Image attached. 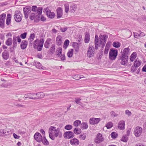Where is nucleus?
Instances as JSON below:
<instances>
[{
	"mask_svg": "<svg viewBox=\"0 0 146 146\" xmlns=\"http://www.w3.org/2000/svg\"><path fill=\"white\" fill-rule=\"evenodd\" d=\"M30 96L31 98V99L33 100H36V93H30Z\"/></svg>",
	"mask_w": 146,
	"mask_h": 146,
	"instance_id": "41",
	"label": "nucleus"
},
{
	"mask_svg": "<svg viewBox=\"0 0 146 146\" xmlns=\"http://www.w3.org/2000/svg\"><path fill=\"white\" fill-rule=\"evenodd\" d=\"M81 78V77L79 75H75L74 76V78L76 79L77 80H79Z\"/></svg>",
	"mask_w": 146,
	"mask_h": 146,
	"instance_id": "61",
	"label": "nucleus"
},
{
	"mask_svg": "<svg viewBox=\"0 0 146 146\" xmlns=\"http://www.w3.org/2000/svg\"><path fill=\"white\" fill-rule=\"evenodd\" d=\"M2 56L3 59L5 60H7L9 57V54L6 50H5L2 53Z\"/></svg>",
	"mask_w": 146,
	"mask_h": 146,
	"instance_id": "20",
	"label": "nucleus"
},
{
	"mask_svg": "<svg viewBox=\"0 0 146 146\" xmlns=\"http://www.w3.org/2000/svg\"><path fill=\"white\" fill-rule=\"evenodd\" d=\"M46 14L47 17L51 19L53 18L55 15L54 13V12H51L49 9H48L46 11Z\"/></svg>",
	"mask_w": 146,
	"mask_h": 146,
	"instance_id": "15",
	"label": "nucleus"
},
{
	"mask_svg": "<svg viewBox=\"0 0 146 146\" xmlns=\"http://www.w3.org/2000/svg\"><path fill=\"white\" fill-rule=\"evenodd\" d=\"M57 15L56 16L58 18H60L63 15L62 10L61 8L59 7L57 9Z\"/></svg>",
	"mask_w": 146,
	"mask_h": 146,
	"instance_id": "14",
	"label": "nucleus"
},
{
	"mask_svg": "<svg viewBox=\"0 0 146 146\" xmlns=\"http://www.w3.org/2000/svg\"><path fill=\"white\" fill-rule=\"evenodd\" d=\"M64 6L65 9V12L66 13H68L69 10V5L68 4H65L64 5Z\"/></svg>",
	"mask_w": 146,
	"mask_h": 146,
	"instance_id": "47",
	"label": "nucleus"
},
{
	"mask_svg": "<svg viewBox=\"0 0 146 146\" xmlns=\"http://www.w3.org/2000/svg\"><path fill=\"white\" fill-rule=\"evenodd\" d=\"M94 48V46H90L88 50L87 55L89 58H91L93 56L95 53Z\"/></svg>",
	"mask_w": 146,
	"mask_h": 146,
	"instance_id": "6",
	"label": "nucleus"
},
{
	"mask_svg": "<svg viewBox=\"0 0 146 146\" xmlns=\"http://www.w3.org/2000/svg\"><path fill=\"white\" fill-rule=\"evenodd\" d=\"M58 52H59L57 54V55L58 57L60 56V55L61 54H62V48L61 47H59L58 48L57 50Z\"/></svg>",
	"mask_w": 146,
	"mask_h": 146,
	"instance_id": "48",
	"label": "nucleus"
},
{
	"mask_svg": "<svg viewBox=\"0 0 146 146\" xmlns=\"http://www.w3.org/2000/svg\"><path fill=\"white\" fill-rule=\"evenodd\" d=\"M36 100L40 99L43 98L45 96V94L42 92L36 93Z\"/></svg>",
	"mask_w": 146,
	"mask_h": 146,
	"instance_id": "16",
	"label": "nucleus"
},
{
	"mask_svg": "<svg viewBox=\"0 0 146 146\" xmlns=\"http://www.w3.org/2000/svg\"><path fill=\"white\" fill-rule=\"evenodd\" d=\"M142 131V128L139 126H137L135 127L134 131V133L135 136L138 137L140 136Z\"/></svg>",
	"mask_w": 146,
	"mask_h": 146,
	"instance_id": "9",
	"label": "nucleus"
},
{
	"mask_svg": "<svg viewBox=\"0 0 146 146\" xmlns=\"http://www.w3.org/2000/svg\"><path fill=\"white\" fill-rule=\"evenodd\" d=\"M52 39L50 38H48L44 43V46L46 48H49L50 44L51 43Z\"/></svg>",
	"mask_w": 146,
	"mask_h": 146,
	"instance_id": "18",
	"label": "nucleus"
},
{
	"mask_svg": "<svg viewBox=\"0 0 146 146\" xmlns=\"http://www.w3.org/2000/svg\"><path fill=\"white\" fill-rule=\"evenodd\" d=\"M74 133L76 134H78L81 132V129L79 127H76L74 130Z\"/></svg>",
	"mask_w": 146,
	"mask_h": 146,
	"instance_id": "33",
	"label": "nucleus"
},
{
	"mask_svg": "<svg viewBox=\"0 0 146 146\" xmlns=\"http://www.w3.org/2000/svg\"><path fill=\"white\" fill-rule=\"evenodd\" d=\"M113 126V123L111 122H108L106 125V127L107 129H110Z\"/></svg>",
	"mask_w": 146,
	"mask_h": 146,
	"instance_id": "45",
	"label": "nucleus"
},
{
	"mask_svg": "<svg viewBox=\"0 0 146 146\" xmlns=\"http://www.w3.org/2000/svg\"><path fill=\"white\" fill-rule=\"evenodd\" d=\"M44 41V38H42L40 39L39 44L38 45L37 48L38 51H41L42 50Z\"/></svg>",
	"mask_w": 146,
	"mask_h": 146,
	"instance_id": "13",
	"label": "nucleus"
},
{
	"mask_svg": "<svg viewBox=\"0 0 146 146\" xmlns=\"http://www.w3.org/2000/svg\"><path fill=\"white\" fill-rule=\"evenodd\" d=\"M60 57H61V61H64L65 60V57L64 54H61Z\"/></svg>",
	"mask_w": 146,
	"mask_h": 146,
	"instance_id": "57",
	"label": "nucleus"
},
{
	"mask_svg": "<svg viewBox=\"0 0 146 146\" xmlns=\"http://www.w3.org/2000/svg\"><path fill=\"white\" fill-rule=\"evenodd\" d=\"M12 40L11 38H8L6 41V44L8 46H10L12 44Z\"/></svg>",
	"mask_w": 146,
	"mask_h": 146,
	"instance_id": "38",
	"label": "nucleus"
},
{
	"mask_svg": "<svg viewBox=\"0 0 146 146\" xmlns=\"http://www.w3.org/2000/svg\"><path fill=\"white\" fill-rule=\"evenodd\" d=\"M42 7H39L37 8L36 12L38 14V17L39 18L40 15H41L42 12Z\"/></svg>",
	"mask_w": 146,
	"mask_h": 146,
	"instance_id": "32",
	"label": "nucleus"
},
{
	"mask_svg": "<svg viewBox=\"0 0 146 146\" xmlns=\"http://www.w3.org/2000/svg\"><path fill=\"white\" fill-rule=\"evenodd\" d=\"M35 66L37 68L40 69H42V66L41 64L39 62L35 63Z\"/></svg>",
	"mask_w": 146,
	"mask_h": 146,
	"instance_id": "42",
	"label": "nucleus"
},
{
	"mask_svg": "<svg viewBox=\"0 0 146 146\" xmlns=\"http://www.w3.org/2000/svg\"><path fill=\"white\" fill-rule=\"evenodd\" d=\"M55 49V44H52L51 45L50 49V53L52 54L54 52Z\"/></svg>",
	"mask_w": 146,
	"mask_h": 146,
	"instance_id": "28",
	"label": "nucleus"
},
{
	"mask_svg": "<svg viewBox=\"0 0 146 146\" xmlns=\"http://www.w3.org/2000/svg\"><path fill=\"white\" fill-rule=\"evenodd\" d=\"M125 122L123 121H121L118 124V128L120 129L123 130L124 129Z\"/></svg>",
	"mask_w": 146,
	"mask_h": 146,
	"instance_id": "24",
	"label": "nucleus"
},
{
	"mask_svg": "<svg viewBox=\"0 0 146 146\" xmlns=\"http://www.w3.org/2000/svg\"><path fill=\"white\" fill-rule=\"evenodd\" d=\"M121 59V63L122 65H127L128 61V48H125L123 50Z\"/></svg>",
	"mask_w": 146,
	"mask_h": 146,
	"instance_id": "2",
	"label": "nucleus"
},
{
	"mask_svg": "<svg viewBox=\"0 0 146 146\" xmlns=\"http://www.w3.org/2000/svg\"><path fill=\"white\" fill-rule=\"evenodd\" d=\"M109 46L108 45V43L106 44L105 48L104 53L105 54H107L108 53L109 50Z\"/></svg>",
	"mask_w": 146,
	"mask_h": 146,
	"instance_id": "43",
	"label": "nucleus"
},
{
	"mask_svg": "<svg viewBox=\"0 0 146 146\" xmlns=\"http://www.w3.org/2000/svg\"><path fill=\"white\" fill-rule=\"evenodd\" d=\"M73 46L75 48V50L77 52L78 49V44L74 42L73 43Z\"/></svg>",
	"mask_w": 146,
	"mask_h": 146,
	"instance_id": "39",
	"label": "nucleus"
},
{
	"mask_svg": "<svg viewBox=\"0 0 146 146\" xmlns=\"http://www.w3.org/2000/svg\"><path fill=\"white\" fill-rule=\"evenodd\" d=\"M137 56V54L135 52H133L130 57V60L131 62H133Z\"/></svg>",
	"mask_w": 146,
	"mask_h": 146,
	"instance_id": "27",
	"label": "nucleus"
},
{
	"mask_svg": "<svg viewBox=\"0 0 146 146\" xmlns=\"http://www.w3.org/2000/svg\"><path fill=\"white\" fill-rule=\"evenodd\" d=\"M49 130V137L52 140L55 139V137H57L59 136L60 137L62 135V133L58 128L56 129L55 127L51 126L50 127Z\"/></svg>",
	"mask_w": 146,
	"mask_h": 146,
	"instance_id": "1",
	"label": "nucleus"
},
{
	"mask_svg": "<svg viewBox=\"0 0 146 146\" xmlns=\"http://www.w3.org/2000/svg\"><path fill=\"white\" fill-rule=\"evenodd\" d=\"M113 46V47L115 48H119L120 46V43L118 42H114L112 44Z\"/></svg>",
	"mask_w": 146,
	"mask_h": 146,
	"instance_id": "35",
	"label": "nucleus"
},
{
	"mask_svg": "<svg viewBox=\"0 0 146 146\" xmlns=\"http://www.w3.org/2000/svg\"><path fill=\"white\" fill-rule=\"evenodd\" d=\"M35 14L34 13H31L29 16V18L32 20L35 19Z\"/></svg>",
	"mask_w": 146,
	"mask_h": 146,
	"instance_id": "53",
	"label": "nucleus"
},
{
	"mask_svg": "<svg viewBox=\"0 0 146 146\" xmlns=\"http://www.w3.org/2000/svg\"><path fill=\"white\" fill-rule=\"evenodd\" d=\"M22 15L21 12L19 11H17L15 12V14L14 15V18L15 21L17 22H20L22 19Z\"/></svg>",
	"mask_w": 146,
	"mask_h": 146,
	"instance_id": "5",
	"label": "nucleus"
},
{
	"mask_svg": "<svg viewBox=\"0 0 146 146\" xmlns=\"http://www.w3.org/2000/svg\"><path fill=\"white\" fill-rule=\"evenodd\" d=\"M11 15L10 14H8L7 15V19L6 20V24L9 25L11 23Z\"/></svg>",
	"mask_w": 146,
	"mask_h": 146,
	"instance_id": "29",
	"label": "nucleus"
},
{
	"mask_svg": "<svg viewBox=\"0 0 146 146\" xmlns=\"http://www.w3.org/2000/svg\"><path fill=\"white\" fill-rule=\"evenodd\" d=\"M14 137L15 139H19L20 136L16 135L15 133H14L13 134Z\"/></svg>",
	"mask_w": 146,
	"mask_h": 146,
	"instance_id": "64",
	"label": "nucleus"
},
{
	"mask_svg": "<svg viewBox=\"0 0 146 146\" xmlns=\"http://www.w3.org/2000/svg\"><path fill=\"white\" fill-rule=\"evenodd\" d=\"M100 120V118L92 117L90 119L89 123L90 124L94 125L98 123Z\"/></svg>",
	"mask_w": 146,
	"mask_h": 146,
	"instance_id": "8",
	"label": "nucleus"
},
{
	"mask_svg": "<svg viewBox=\"0 0 146 146\" xmlns=\"http://www.w3.org/2000/svg\"><path fill=\"white\" fill-rule=\"evenodd\" d=\"M28 44V42L25 40H23L22 41L20 46L21 48L22 49H25L26 48Z\"/></svg>",
	"mask_w": 146,
	"mask_h": 146,
	"instance_id": "23",
	"label": "nucleus"
},
{
	"mask_svg": "<svg viewBox=\"0 0 146 146\" xmlns=\"http://www.w3.org/2000/svg\"><path fill=\"white\" fill-rule=\"evenodd\" d=\"M62 37L60 35L58 36L56 38V44L58 45H61L62 43Z\"/></svg>",
	"mask_w": 146,
	"mask_h": 146,
	"instance_id": "25",
	"label": "nucleus"
},
{
	"mask_svg": "<svg viewBox=\"0 0 146 146\" xmlns=\"http://www.w3.org/2000/svg\"><path fill=\"white\" fill-rule=\"evenodd\" d=\"M111 137L113 139L116 138L117 136V134L116 132H112L111 134Z\"/></svg>",
	"mask_w": 146,
	"mask_h": 146,
	"instance_id": "44",
	"label": "nucleus"
},
{
	"mask_svg": "<svg viewBox=\"0 0 146 146\" xmlns=\"http://www.w3.org/2000/svg\"><path fill=\"white\" fill-rule=\"evenodd\" d=\"M104 139V138L102 137V135L100 133H98L96 135L94 141L96 143H99L103 141Z\"/></svg>",
	"mask_w": 146,
	"mask_h": 146,
	"instance_id": "7",
	"label": "nucleus"
},
{
	"mask_svg": "<svg viewBox=\"0 0 146 146\" xmlns=\"http://www.w3.org/2000/svg\"><path fill=\"white\" fill-rule=\"evenodd\" d=\"M37 8L36 6H33L31 8V10H32L33 11L36 12Z\"/></svg>",
	"mask_w": 146,
	"mask_h": 146,
	"instance_id": "59",
	"label": "nucleus"
},
{
	"mask_svg": "<svg viewBox=\"0 0 146 146\" xmlns=\"http://www.w3.org/2000/svg\"><path fill=\"white\" fill-rule=\"evenodd\" d=\"M108 38V36L106 35H100L99 36V39L100 40V45L102 48H103Z\"/></svg>",
	"mask_w": 146,
	"mask_h": 146,
	"instance_id": "3",
	"label": "nucleus"
},
{
	"mask_svg": "<svg viewBox=\"0 0 146 146\" xmlns=\"http://www.w3.org/2000/svg\"><path fill=\"white\" fill-rule=\"evenodd\" d=\"M16 36H14L13 40V48H16L17 46V43L16 40Z\"/></svg>",
	"mask_w": 146,
	"mask_h": 146,
	"instance_id": "31",
	"label": "nucleus"
},
{
	"mask_svg": "<svg viewBox=\"0 0 146 146\" xmlns=\"http://www.w3.org/2000/svg\"><path fill=\"white\" fill-rule=\"evenodd\" d=\"M121 140L124 142H127V137L126 135L123 136L122 138L121 139Z\"/></svg>",
	"mask_w": 146,
	"mask_h": 146,
	"instance_id": "50",
	"label": "nucleus"
},
{
	"mask_svg": "<svg viewBox=\"0 0 146 146\" xmlns=\"http://www.w3.org/2000/svg\"><path fill=\"white\" fill-rule=\"evenodd\" d=\"M117 54V50L111 49L109 53V58L111 60H115Z\"/></svg>",
	"mask_w": 146,
	"mask_h": 146,
	"instance_id": "4",
	"label": "nucleus"
},
{
	"mask_svg": "<svg viewBox=\"0 0 146 146\" xmlns=\"http://www.w3.org/2000/svg\"><path fill=\"white\" fill-rule=\"evenodd\" d=\"M1 19H3V20L5 21V18L6 16V15L5 13H3L1 15Z\"/></svg>",
	"mask_w": 146,
	"mask_h": 146,
	"instance_id": "62",
	"label": "nucleus"
},
{
	"mask_svg": "<svg viewBox=\"0 0 146 146\" xmlns=\"http://www.w3.org/2000/svg\"><path fill=\"white\" fill-rule=\"evenodd\" d=\"M27 34V33H24L21 35L20 37L23 39H25L26 38Z\"/></svg>",
	"mask_w": 146,
	"mask_h": 146,
	"instance_id": "56",
	"label": "nucleus"
},
{
	"mask_svg": "<svg viewBox=\"0 0 146 146\" xmlns=\"http://www.w3.org/2000/svg\"><path fill=\"white\" fill-rule=\"evenodd\" d=\"M86 137V135L85 134H83L80 135L79 138L82 140H84Z\"/></svg>",
	"mask_w": 146,
	"mask_h": 146,
	"instance_id": "49",
	"label": "nucleus"
},
{
	"mask_svg": "<svg viewBox=\"0 0 146 146\" xmlns=\"http://www.w3.org/2000/svg\"><path fill=\"white\" fill-rule=\"evenodd\" d=\"M133 65V66H132L131 68V72H134L135 71L137 70V67Z\"/></svg>",
	"mask_w": 146,
	"mask_h": 146,
	"instance_id": "54",
	"label": "nucleus"
},
{
	"mask_svg": "<svg viewBox=\"0 0 146 146\" xmlns=\"http://www.w3.org/2000/svg\"><path fill=\"white\" fill-rule=\"evenodd\" d=\"M42 141V143L45 145H47L49 144L48 142L45 137H43Z\"/></svg>",
	"mask_w": 146,
	"mask_h": 146,
	"instance_id": "37",
	"label": "nucleus"
},
{
	"mask_svg": "<svg viewBox=\"0 0 146 146\" xmlns=\"http://www.w3.org/2000/svg\"><path fill=\"white\" fill-rule=\"evenodd\" d=\"M70 143L72 145H77L79 144V142L77 139L74 138L70 140Z\"/></svg>",
	"mask_w": 146,
	"mask_h": 146,
	"instance_id": "21",
	"label": "nucleus"
},
{
	"mask_svg": "<svg viewBox=\"0 0 146 146\" xmlns=\"http://www.w3.org/2000/svg\"><path fill=\"white\" fill-rule=\"evenodd\" d=\"M5 21L3 19H0V27L1 28H3L4 27Z\"/></svg>",
	"mask_w": 146,
	"mask_h": 146,
	"instance_id": "51",
	"label": "nucleus"
},
{
	"mask_svg": "<svg viewBox=\"0 0 146 146\" xmlns=\"http://www.w3.org/2000/svg\"><path fill=\"white\" fill-rule=\"evenodd\" d=\"M31 11V9L30 7L28 8L26 7L23 8V12L24 14L25 17L26 19L28 18L29 15Z\"/></svg>",
	"mask_w": 146,
	"mask_h": 146,
	"instance_id": "10",
	"label": "nucleus"
},
{
	"mask_svg": "<svg viewBox=\"0 0 146 146\" xmlns=\"http://www.w3.org/2000/svg\"><path fill=\"white\" fill-rule=\"evenodd\" d=\"M111 116L116 117L118 115L117 114H115V112L113 111H112L111 113Z\"/></svg>",
	"mask_w": 146,
	"mask_h": 146,
	"instance_id": "60",
	"label": "nucleus"
},
{
	"mask_svg": "<svg viewBox=\"0 0 146 146\" xmlns=\"http://www.w3.org/2000/svg\"><path fill=\"white\" fill-rule=\"evenodd\" d=\"M34 137L35 139L38 142H41L42 141V136L40 133H36L35 134Z\"/></svg>",
	"mask_w": 146,
	"mask_h": 146,
	"instance_id": "12",
	"label": "nucleus"
},
{
	"mask_svg": "<svg viewBox=\"0 0 146 146\" xmlns=\"http://www.w3.org/2000/svg\"><path fill=\"white\" fill-rule=\"evenodd\" d=\"M72 126L70 125H66L65 127V129L67 130H70L72 128Z\"/></svg>",
	"mask_w": 146,
	"mask_h": 146,
	"instance_id": "52",
	"label": "nucleus"
},
{
	"mask_svg": "<svg viewBox=\"0 0 146 146\" xmlns=\"http://www.w3.org/2000/svg\"><path fill=\"white\" fill-rule=\"evenodd\" d=\"M69 42H70L69 40L68 39L66 40L64 43V44L63 46V48L65 49H66L68 46Z\"/></svg>",
	"mask_w": 146,
	"mask_h": 146,
	"instance_id": "34",
	"label": "nucleus"
},
{
	"mask_svg": "<svg viewBox=\"0 0 146 146\" xmlns=\"http://www.w3.org/2000/svg\"><path fill=\"white\" fill-rule=\"evenodd\" d=\"M35 37L34 33L31 34L30 36V39L31 40H33Z\"/></svg>",
	"mask_w": 146,
	"mask_h": 146,
	"instance_id": "58",
	"label": "nucleus"
},
{
	"mask_svg": "<svg viewBox=\"0 0 146 146\" xmlns=\"http://www.w3.org/2000/svg\"><path fill=\"white\" fill-rule=\"evenodd\" d=\"M67 29L68 28L67 27H65L63 28L60 27V30L63 33L66 31Z\"/></svg>",
	"mask_w": 146,
	"mask_h": 146,
	"instance_id": "55",
	"label": "nucleus"
},
{
	"mask_svg": "<svg viewBox=\"0 0 146 146\" xmlns=\"http://www.w3.org/2000/svg\"><path fill=\"white\" fill-rule=\"evenodd\" d=\"M64 137L66 139H70L74 136V133L71 131L65 132L64 134Z\"/></svg>",
	"mask_w": 146,
	"mask_h": 146,
	"instance_id": "11",
	"label": "nucleus"
},
{
	"mask_svg": "<svg viewBox=\"0 0 146 146\" xmlns=\"http://www.w3.org/2000/svg\"><path fill=\"white\" fill-rule=\"evenodd\" d=\"M139 37H141L145 36V34L143 32H141L139 33H138Z\"/></svg>",
	"mask_w": 146,
	"mask_h": 146,
	"instance_id": "63",
	"label": "nucleus"
},
{
	"mask_svg": "<svg viewBox=\"0 0 146 146\" xmlns=\"http://www.w3.org/2000/svg\"><path fill=\"white\" fill-rule=\"evenodd\" d=\"M99 42V39L98 36L96 35L95 36L94 40L95 48L96 50H97L98 48Z\"/></svg>",
	"mask_w": 146,
	"mask_h": 146,
	"instance_id": "17",
	"label": "nucleus"
},
{
	"mask_svg": "<svg viewBox=\"0 0 146 146\" xmlns=\"http://www.w3.org/2000/svg\"><path fill=\"white\" fill-rule=\"evenodd\" d=\"M77 8V5L73 3L70 6V11L71 12L74 13L76 11Z\"/></svg>",
	"mask_w": 146,
	"mask_h": 146,
	"instance_id": "19",
	"label": "nucleus"
},
{
	"mask_svg": "<svg viewBox=\"0 0 146 146\" xmlns=\"http://www.w3.org/2000/svg\"><path fill=\"white\" fill-rule=\"evenodd\" d=\"M73 52V49H70L67 53V55L68 57L70 58L72 56Z\"/></svg>",
	"mask_w": 146,
	"mask_h": 146,
	"instance_id": "36",
	"label": "nucleus"
},
{
	"mask_svg": "<svg viewBox=\"0 0 146 146\" xmlns=\"http://www.w3.org/2000/svg\"><path fill=\"white\" fill-rule=\"evenodd\" d=\"M90 33L87 32L85 33V35L84 38V42L86 43H88L90 41Z\"/></svg>",
	"mask_w": 146,
	"mask_h": 146,
	"instance_id": "22",
	"label": "nucleus"
},
{
	"mask_svg": "<svg viewBox=\"0 0 146 146\" xmlns=\"http://www.w3.org/2000/svg\"><path fill=\"white\" fill-rule=\"evenodd\" d=\"M141 60H140L137 58L135 60L134 62L133 65L135 66V67H138L141 65Z\"/></svg>",
	"mask_w": 146,
	"mask_h": 146,
	"instance_id": "26",
	"label": "nucleus"
},
{
	"mask_svg": "<svg viewBox=\"0 0 146 146\" xmlns=\"http://www.w3.org/2000/svg\"><path fill=\"white\" fill-rule=\"evenodd\" d=\"M81 100V98H76L75 102L80 105H81L82 103L80 102V101Z\"/></svg>",
	"mask_w": 146,
	"mask_h": 146,
	"instance_id": "46",
	"label": "nucleus"
},
{
	"mask_svg": "<svg viewBox=\"0 0 146 146\" xmlns=\"http://www.w3.org/2000/svg\"><path fill=\"white\" fill-rule=\"evenodd\" d=\"M81 121L79 120H77L74 122V125L75 127L78 126L80 124H81Z\"/></svg>",
	"mask_w": 146,
	"mask_h": 146,
	"instance_id": "40",
	"label": "nucleus"
},
{
	"mask_svg": "<svg viewBox=\"0 0 146 146\" xmlns=\"http://www.w3.org/2000/svg\"><path fill=\"white\" fill-rule=\"evenodd\" d=\"M81 127L82 129H86L88 127V123L86 122H83L81 124Z\"/></svg>",
	"mask_w": 146,
	"mask_h": 146,
	"instance_id": "30",
	"label": "nucleus"
}]
</instances>
